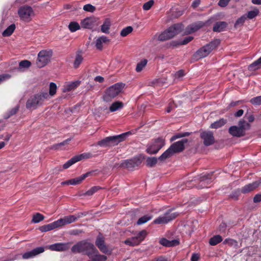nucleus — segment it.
Listing matches in <instances>:
<instances>
[{
    "mask_svg": "<svg viewBox=\"0 0 261 261\" xmlns=\"http://www.w3.org/2000/svg\"><path fill=\"white\" fill-rule=\"evenodd\" d=\"M48 99L49 95L46 92L36 94L28 99L26 102V108L30 110H35L42 106L45 100Z\"/></svg>",
    "mask_w": 261,
    "mask_h": 261,
    "instance_id": "1",
    "label": "nucleus"
},
{
    "mask_svg": "<svg viewBox=\"0 0 261 261\" xmlns=\"http://www.w3.org/2000/svg\"><path fill=\"white\" fill-rule=\"evenodd\" d=\"M129 134H130V133L128 132L119 135L108 137L98 141L97 145L101 147L115 146L124 141Z\"/></svg>",
    "mask_w": 261,
    "mask_h": 261,
    "instance_id": "2",
    "label": "nucleus"
},
{
    "mask_svg": "<svg viewBox=\"0 0 261 261\" xmlns=\"http://www.w3.org/2000/svg\"><path fill=\"white\" fill-rule=\"evenodd\" d=\"M125 85L123 83H116L106 90L102 97L104 101H111L116 97L122 90Z\"/></svg>",
    "mask_w": 261,
    "mask_h": 261,
    "instance_id": "3",
    "label": "nucleus"
},
{
    "mask_svg": "<svg viewBox=\"0 0 261 261\" xmlns=\"http://www.w3.org/2000/svg\"><path fill=\"white\" fill-rule=\"evenodd\" d=\"M94 247V245L87 240L80 241L74 245L71 248L73 253H83L87 255Z\"/></svg>",
    "mask_w": 261,
    "mask_h": 261,
    "instance_id": "4",
    "label": "nucleus"
},
{
    "mask_svg": "<svg viewBox=\"0 0 261 261\" xmlns=\"http://www.w3.org/2000/svg\"><path fill=\"white\" fill-rule=\"evenodd\" d=\"M220 43V39H216L206 44L196 53L195 56L199 59L204 58L208 56L210 53Z\"/></svg>",
    "mask_w": 261,
    "mask_h": 261,
    "instance_id": "5",
    "label": "nucleus"
},
{
    "mask_svg": "<svg viewBox=\"0 0 261 261\" xmlns=\"http://www.w3.org/2000/svg\"><path fill=\"white\" fill-rule=\"evenodd\" d=\"M188 142L187 139H184L172 144L167 150L164 151V159L170 157L175 153L182 152L185 148V144Z\"/></svg>",
    "mask_w": 261,
    "mask_h": 261,
    "instance_id": "6",
    "label": "nucleus"
},
{
    "mask_svg": "<svg viewBox=\"0 0 261 261\" xmlns=\"http://www.w3.org/2000/svg\"><path fill=\"white\" fill-rule=\"evenodd\" d=\"M53 55L51 50H42L40 51L37 57L36 65L38 67L42 68L46 66L50 61Z\"/></svg>",
    "mask_w": 261,
    "mask_h": 261,
    "instance_id": "7",
    "label": "nucleus"
},
{
    "mask_svg": "<svg viewBox=\"0 0 261 261\" xmlns=\"http://www.w3.org/2000/svg\"><path fill=\"white\" fill-rule=\"evenodd\" d=\"M18 14L20 19L25 22L30 21L32 17L34 16V12L32 8L26 5L19 8Z\"/></svg>",
    "mask_w": 261,
    "mask_h": 261,
    "instance_id": "8",
    "label": "nucleus"
},
{
    "mask_svg": "<svg viewBox=\"0 0 261 261\" xmlns=\"http://www.w3.org/2000/svg\"><path fill=\"white\" fill-rule=\"evenodd\" d=\"M147 234V231L145 230H143L140 231L136 236L128 238L125 240L124 241V243L130 246L138 245L144 240Z\"/></svg>",
    "mask_w": 261,
    "mask_h": 261,
    "instance_id": "9",
    "label": "nucleus"
},
{
    "mask_svg": "<svg viewBox=\"0 0 261 261\" xmlns=\"http://www.w3.org/2000/svg\"><path fill=\"white\" fill-rule=\"evenodd\" d=\"M183 29L182 23L174 24L167 30L164 31V40L170 39L180 33Z\"/></svg>",
    "mask_w": 261,
    "mask_h": 261,
    "instance_id": "10",
    "label": "nucleus"
},
{
    "mask_svg": "<svg viewBox=\"0 0 261 261\" xmlns=\"http://www.w3.org/2000/svg\"><path fill=\"white\" fill-rule=\"evenodd\" d=\"M143 158L141 156H136L130 160L123 161L120 165V167L132 170L134 167L138 166L142 162Z\"/></svg>",
    "mask_w": 261,
    "mask_h": 261,
    "instance_id": "11",
    "label": "nucleus"
},
{
    "mask_svg": "<svg viewBox=\"0 0 261 261\" xmlns=\"http://www.w3.org/2000/svg\"><path fill=\"white\" fill-rule=\"evenodd\" d=\"M87 256L89 258L88 261H106L107 259L106 256L99 254L95 246L90 252H88Z\"/></svg>",
    "mask_w": 261,
    "mask_h": 261,
    "instance_id": "12",
    "label": "nucleus"
},
{
    "mask_svg": "<svg viewBox=\"0 0 261 261\" xmlns=\"http://www.w3.org/2000/svg\"><path fill=\"white\" fill-rule=\"evenodd\" d=\"M200 138L205 146H210L214 143L215 138L213 133L210 131H203L200 133Z\"/></svg>",
    "mask_w": 261,
    "mask_h": 261,
    "instance_id": "13",
    "label": "nucleus"
},
{
    "mask_svg": "<svg viewBox=\"0 0 261 261\" xmlns=\"http://www.w3.org/2000/svg\"><path fill=\"white\" fill-rule=\"evenodd\" d=\"M95 245L101 252L106 254H111L112 250L106 245L104 238L99 236L95 241Z\"/></svg>",
    "mask_w": 261,
    "mask_h": 261,
    "instance_id": "14",
    "label": "nucleus"
},
{
    "mask_svg": "<svg viewBox=\"0 0 261 261\" xmlns=\"http://www.w3.org/2000/svg\"><path fill=\"white\" fill-rule=\"evenodd\" d=\"M163 145V143L162 140L160 139H158L148 145L146 151L149 154L156 153L162 147Z\"/></svg>",
    "mask_w": 261,
    "mask_h": 261,
    "instance_id": "15",
    "label": "nucleus"
},
{
    "mask_svg": "<svg viewBox=\"0 0 261 261\" xmlns=\"http://www.w3.org/2000/svg\"><path fill=\"white\" fill-rule=\"evenodd\" d=\"M71 243H58L50 245L48 248L52 251H66L70 247Z\"/></svg>",
    "mask_w": 261,
    "mask_h": 261,
    "instance_id": "16",
    "label": "nucleus"
},
{
    "mask_svg": "<svg viewBox=\"0 0 261 261\" xmlns=\"http://www.w3.org/2000/svg\"><path fill=\"white\" fill-rule=\"evenodd\" d=\"M81 26L84 29H92L98 25L97 19L94 17H87L81 21Z\"/></svg>",
    "mask_w": 261,
    "mask_h": 261,
    "instance_id": "17",
    "label": "nucleus"
},
{
    "mask_svg": "<svg viewBox=\"0 0 261 261\" xmlns=\"http://www.w3.org/2000/svg\"><path fill=\"white\" fill-rule=\"evenodd\" d=\"M215 178L214 176L213 172L204 174L199 177L200 182L201 183L202 188L207 187V186Z\"/></svg>",
    "mask_w": 261,
    "mask_h": 261,
    "instance_id": "18",
    "label": "nucleus"
},
{
    "mask_svg": "<svg viewBox=\"0 0 261 261\" xmlns=\"http://www.w3.org/2000/svg\"><path fill=\"white\" fill-rule=\"evenodd\" d=\"M261 185V178L258 180L253 182L252 183L249 184L243 187L241 190L242 193L245 194L250 192L257 188Z\"/></svg>",
    "mask_w": 261,
    "mask_h": 261,
    "instance_id": "19",
    "label": "nucleus"
},
{
    "mask_svg": "<svg viewBox=\"0 0 261 261\" xmlns=\"http://www.w3.org/2000/svg\"><path fill=\"white\" fill-rule=\"evenodd\" d=\"M44 251L43 247H37L32 250L25 252L22 255L23 259H29L35 257V256L43 253Z\"/></svg>",
    "mask_w": 261,
    "mask_h": 261,
    "instance_id": "20",
    "label": "nucleus"
},
{
    "mask_svg": "<svg viewBox=\"0 0 261 261\" xmlns=\"http://www.w3.org/2000/svg\"><path fill=\"white\" fill-rule=\"evenodd\" d=\"M206 22L199 21L189 25L187 28V31L189 33H192L197 31L200 29L205 26Z\"/></svg>",
    "mask_w": 261,
    "mask_h": 261,
    "instance_id": "21",
    "label": "nucleus"
},
{
    "mask_svg": "<svg viewBox=\"0 0 261 261\" xmlns=\"http://www.w3.org/2000/svg\"><path fill=\"white\" fill-rule=\"evenodd\" d=\"M178 215V213L173 212V209H169L164 213V224L174 219Z\"/></svg>",
    "mask_w": 261,
    "mask_h": 261,
    "instance_id": "22",
    "label": "nucleus"
},
{
    "mask_svg": "<svg viewBox=\"0 0 261 261\" xmlns=\"http://www.w3.org/2000/svg\"><path fill=\"white\" fill-rule=\"evenodd\" d=\"M229 133L233 136L240 137L245 135V131L237 126H231L229 128Z\"/></svg>",
    "mask_w": 261,
    "mask_h": 261,
    "instance_id": "23",
    "label": "nucleus"
},
{
    "mask_svg": "<svg viewBox=\"0 0 261 261\" xmlns=\"http://www.w3.org/2000/svg\"><path fill=\"white\" fill-rule=\"evenodd\" d=\"M80 83L81 81H79L69 83L64 86L63 92H66L74 90L80 85Z\"/></svg>",
    "mask_w": 261,
    "mask_h": 261,
    "instance_id": "24",
    "label": "nucleus"
},
{
    "mask_svg": "<svg viewBox=\"0 0 261 261\" xmlns=\"http://www.w3.org/2000/svg\"><path fill=\"white\" fill-rule=\"evenodd\" d=\"M57 228H58V226L57 223V221H56L53 223L42 225L40 226L39 229L41 232H46Z\"/></svg>",
    "mask_w": 261,
    "mask_h": 261,
    "instance_id": "25",
    "label": "nucleus"
},
{
    "mask_svg": "<svg viewBox=\"0 0 261 261\" xmlns=\"http://www.w3.org/2000/svg\"><path fill=\"white\" fill-rule=\"evenodd\" d=\"M227 24L225 21L217 22L213 27V30L215 32H220L224 30Z\"/></svg>",
    "mask_w": 261,
    "mask_h": 261,
    "instance_id": "26",
    "label": "nucleus"
},
{
    "mask_svg": "<svg viewBox=\"0 0 261 261\" xmlns=\"http://www.w3.org/2000/svg\"><path fill=\"white\" fill-rule=\"evenodd\" d=\"M163 35L161 34L157 38L154 39L155 44L154 50L159 51L163 47Z\"/></svg>",
    "mask_w": 261,
    "mask_h": 261,
    "instance_id": "27",
    "label": "nucleus"
},
{
    "mask_svg": "<svg viewBox=\"0 0 261 261\" xmlns=\"http://www.w3.org/2000/svg\"><path fill=\"white\" fill-rule=\"evenodd\" d=\"M109 41V40L107 37L105 36H102L96 39L95 41V46L97 49L99 50H102V43H107Z\"/></svg>",
    "mask_w": 261,
    "mask_h": 261,
    "instance_id": "28",
    "label": "nucleus"
},
{
    "mask_svg": "<svg viewBox=\"0 0 261 261\" xmlns=\"http://www.w3.org/2000/svg\"><path fill=\"white\" fill-rule=\"evenodd\" d=\"M261 68V57L257 60L249 65L248 69L250 71H254Z\"/></svg>",
    "mask_w": 261,
    "mask_h": 261,
    "instance_id": "29",
    "label": "nucleus"
},
{
    "mask_svg": "<svg viewBox=\"0 0 261 261\" xmlns=\"http://www.w3.org/2000/svg\"><path fill=\"white\" fill-rule=\"evenodd\" d=\"M90 174V173L88 172V173H86L82 175L81 176L70 179L69 180L70 185H76L79 184L80 183H81V182L82 180H83L87 177H88Z\"/></svg>",
    "mask_w": 261,
    "mask_h": 261,
    "instance_id": "30",
    "label": "nucleus"
},
{
    "mask_svg": "<svg viewBox=\"0 0 261 261\" xmlns=\"http://www.w3.org/2000/svg\"><path fill=\"white\" fill-rule=\"evenodd\" d=\"M193 39L192 36H188L184 38L182 40L177 41H172L171 44L174 46H177L179 45H186Z\"/></svg>",
    "mask_w": 261,
    "mask_h": 261,
    "instance_id": "31",
    "label": "nucleus"
},
{
    "mask_svg": "<svg viewBox=\"0 0 261 261\" xmlns=\"http://www.w3.org/2000/svg\"><path fill=\"white\" fill-rule=\"evenodd\" d=\"M111 25V22L108 18L106 19L101 26V31L105 34L109 33V30Z\"/></svg>",
    "mask_w": 261,
    "mask_h": 261,
    "instance_id": "32",
    "label": "nucleus"
},
{
    "mask_svg": "<svg viewBox=\"0 0 261 261\" xmlns=\"http://www.w3.org/2000/svg\"><path fill=\"white\" fill-rule=\"evenodd\" d=\"M123 107V103L121 101H117L113 102L110 107V111L111 112L116 111Z\"/></svg>",
    "mask_w": 261,
    "mask_h": 261,
    "instance_id": "33",
    "label": "nucleus"
},
{
    "mask_svg": "<svg viewBox=\"0 0 261 261\" xmlns=\"http://www.w3.org/2000/svg\"><path fill=\"white\" fill-rule=\"evenodd\" d=\"M179 244V241L177 239H174L171 241L168 240L164 238V245L166 247H174L176 246Z\"/></svg>",
    "mask_w": 261,
    "mask_h": 261,
    "instance_id": "34",
    "label": "nucleus"
},
{
    "mask_svg": "<svg viewBox=\"0 0 261 261\" xmlns=\"http://www.w3.org/2000/svg\"><path fill=\"white\" fill-rule=\"evenodd\" d=\"M223 240L222 237L220 235H216L212 237L209 240V243L212 246H215L221 242Z\"/></svg>",
    "mask_w": 261,
    "mask_h": 261,
    "instance_id": "35",
    "label": "nucleus"
},
{
    "mask_svg": "<svg viewBox=\"0 0 261 261\" xmlns=\"http://www.w3.org/2000/svg\"><path fill=\"white\" fill-rule=\"evenodd\" d=\"M259 10L255 8L252 11H249L247 14H246V17L249 19H252L256 17L259 14Z\"/></svg>",
    "mask_w": 261,
    "mask_h": 261,
    "instance_id": "36",
    "label": "nucleus"
},
{
    "mask_svg": "<svg viewBox=\"0 0 261 261\" xmlns=\"http://www.w3.org/2000/svg\"><path fill=\"white\" fill-rule=\"evenodd\" d=\"M15 29L14 24H11L2 33L3 36H9L12 35Z\"/></svg>",
    "mask_w": 261,
    "mask_h": 261,
    "instance_id": "37",
    "label": "nucleus"
},
{
    "mask_svg": "<svg viewBox=\"0 0 261 261\" xmlns=\"http://www.w3.org/2000/svg\"><path fill=\"white\" fill-rule=\"evenodd\" d=\"M148 61L147 59H143L139 62L136 66V71L137 72H141L143 69L146 66Z\"/></svg>",
    "mask_w": 261,
    "mask_h": 261,
    "instance_id": "38",
    "label": "nucleus"
},
{
    "mask_svg": "<svg viewBox=\"0 0 261 261\" xmlns=\"http://www.w3.org/2000/svg\"><path fill=\"white\" fill-rule=\"evenodd\" d=\"M192 133L189 132H184V133H178L173 136L171 139V141H173L177 139L181 138L182 137H185L190 136Z\"/></svg>",
    "mask_w": 261,
    "mask_h": 261,
    "instance_id": "39",
    "label": "nucleus"
},
{
    "mask_svg": "<svg viewBox=\"0 0 261 261\" xmlns=\"http://www.w3.org/2000/svg\"><path fill=\"white\" fill-rule=\"evenodd\" d=\"M192 133L189 132H184V133H178L173 136L171 139V141H173L177 139L181 138L182 137H185L190 136Z\"/></svg>",
    "mask_w": 261,
    "mask_h": 261,
    "instance_id": "40",
    "label": "nucleus"
},
{
    "mask_svg": "<svg viewBox=\"0 0 261 261\" xmlns=\"http://www.w3.org/2000/svg\"><path fill=\"white\" fill-rule=\"evenodd\" d=\"M226 123V120L224 119H220L218 121H216L213 123L211 127L213 128H218Z\"/></svg>",
    "mask_w": 261,
    "mask_h": 261,
    "instance_id": "41",
    "label": "nucleus"
},
{
    "mask_svg": "<svg viewBox=\"0 0 261 261\" xmlns=\"http://www.w3.org/2000/svg\"><path fill=\"white\" fill-rule=\"evenodd\" d=\"M157 161L158 159L155 157H148L146 159V166L152 167L156 164Z\"/></svg>",
    "mask_w": 261,
    "mask_h": 261,
    "instance_id": "42",
    "label": "nucleus"
},
{
    "mask_svg": "<svg viewBox=\"0 0 261 261\" xmlns=\"http://www.w3.org/2000/svg\"><path fill=\"white\" fill-rule=\"evenodd\" d=\"M44 219V217L43 215L40 213H36L33 216L32 222L34 223H37L43 220Z\"/></svg>",
    "mask_w": 261,
    "mask_h": 261,
    "instance_id": "43",
    "label": "nucleus"
},
{
    "mask_svg": "<svg viewBox=\"0 0 261 261\" xmlns=\"http://www.w3.org/2000/svg\"><path fill=\"white\" fill-rule=\"evenodd\" d=\"M77 162H78V159L74 156L63 165V168L67 169Z\"/></svg>",
    "mask_w": 261,
    "mask_h": 261,
    "instance_id": "44",
    "label": "nucleus"
},
{
    "mask_svg": "<svg viewBox=\"0 0 261 261\" xmlns=\"http://www.w3.org/2000/svg\"><path fill=\"white\" fill-rule=\"evenodd\" d=\"M247 17H246V15H244L239 18L234 23V27L237 28L239 26L243 25L245 20H246Z\"/></svg>",
    "mask_w": 261,
    "mask_h": 261,
    "instance_id": "45",
    "label": "nucleus"
},
{
    "mask_svg": "<svg viewBox=\"0 0 261 261\" xmlns=\"http://www.w3.org/2000/svg\"><path fill=\"white\" fill-rule=\"evenodd\" d=\"M69 29L70 30L71 32H74L78 30L80 28V26L79 24L75 21L71 22L69 24Z\"/></svg>",
    "mask_w": 261,
    "mask_h": 261,
    "instance_id": "46",
    "label": "nucleus"
},
{
    "mask_svg": "<svg viewBox=\"0 0 261 261\" xmlns=\"http://www.w3.org/2000/svg\"><path fill=\"white\" fill-rule=\"evenodd\" d=\"M57 86L54 83H50L49 85V99L56 93Z\"/></svg>",
    "mask_w": 261,
    "mask_h": 261,
    "instance_id": "47",
    "label": "nucleus"
},
{
    "mask_svg": "<svg viewBox=\"0 0 261 261\" xmlns=\"http://www.w3.org/2000/svg\"><path fill=\"white\" fill-rule=\"evenodd\" d=\"M100 189L101 188L98 186L93 187L84 194H83V195L91 196Z\"/></svg>",
    "mask_w": 261,
    "mask_h": 261,
    "instance_id": "48",
    "label": "nucleus"
},
{
    "mask_svg": "<svg viewBox=\"0 0 261 261\" xmlns=\"http://www.w3.org/2000/svg\"><path fill=\"white\" fill-rule=\"evenodd\" d=\"M133 30L132 27L128 26L122 30L120 32V35L122 37H125L129 33H130Z\"/></svg>",
    "mask_w": 261,
    "mask_h": 261,
    "instance_id": "49",
    "label": "nucleus"
},
{
    "mask_svg": "<svg viewBox=\"0 0 261 261\" xmlns=\"http://www.w3.org/2000/svg\"><path fill=\"white\" fill-rule=\"evenodd\" d=\"M56 221L58 224V228L69 224L68 222V220L66 218V216L62 218L58 219Z\"/></svg>",
    "mask_w": 261,
    "mask_h": 261,
    "instance_id": "50",
    "label": "nucleus"
},
{
    "mask_svg": "<svg viewBox=\"0 0 261 261\" xmlns=\"http://www.w3.org/2000/svg\"><path fill=\"white\" fill-rule=\"evenodd\" d=\"M162 82L161 79H155L151 81H149L148 85L149 86L158 87L162 85Z\"/></svg>",
    "mask_w": 261,
    "mask_h": 261,
    "instance_id": "51",
    "label": "nucleus"
},
{
    "mask_svg": "<svg viewBox=\"0 0 261 261\" xmlns=\"http://www.w3.org/2000/svg\"><path fill=\"white\" fill-rule=\"evenodd\" d=\"M151 219V217L149 216H144L140 218H139L137 222V224L138 225H141L145 223L147 221H148L149 220Z\"/></svg>",
    "mask_w": 261,
    "mask_h": 261,
    "instance_id": "52",
    "label": "nucleus"
},
{
    "mask_svg": "<svg viewBox=\"0 0 261 261\" xmlns=\"http://www.w3.org/2000/svg\"><path fill=\"white\" fill-rule=\"evenodd\" d=\"M83 57L80 55H77L76 56V58L75 61L73 63V66L75 68H77L79 67V65L83 61Z\"/></svg>",
    "mask_w": 261,
    "mask_h": 261,
    "instance_id": "53",
    "label": "nucleus"
},
{
    "mask_svg": "<svg viewBox=\"0 0 261 261\" xmlns=\"http://www.w3.org/2000/svg\"><path fill=\"white\" fill-rule=\"evenodd\" d=\"M19 109V106L17 105L14 108L11 109L8 112V113L7 114V116L6 118H8L10 117L11 116L15 114L18 111Z\"/></svg>",
    "mask_w": 261,
    "mask_h": 261,
    "instance_id": "54",
    "label": "nucleus"
},
{
    "mask_svg": "<svg viewBox=\"0 0 261 261\" xmlns=\"http://www.w3.org/2000/svg\"><path fill=\"white\" fill-rule=\"evenodd\" d=\"M250 102L254 105H261V95L256 96L251 98Z\"/></svg>",
    "mask_w": 261,
    "mask_h": 261,
    "instance_id": "55",
    "label": "nucleus"
},
{
    "mask_svg": "<svg viewBox=\"0 0 261 261\" xmlns=\"http://www.w3.org/2000/svg\"><path fill=\"white\" fill-rule=\"evenodd\" d=\"M154 4V1L153 0H150L148 2L145 3L144 4L143 6V9L145 11H147L149 10L151 7L153 6Z\"/></svg>",
    "mask_w": 261,
    "mask_h": 261,
    "instance_id": "56",
    "label": "nucleus"
},
{
    "mask_svg": "<svg viewBox=\"0 0 261 261\" xmlns=\"http://www.w3.org/2000/svg\"><path fill=\"white\" fill-rule=\"evenodd\" d=\"M31 62L28 60L21 61L19 64L20 68H29L31 66Z\"/></svg>",
    "mask_w": 261,
    "mask_h": 261,
    "instance_id": "57",
    "label": "nucleus"
},
{
    "mask_svg": "<svg viewBox=\"0 0 261 261\" xmlns=\"http://www.w3.org/2000/svg\"><path fill=\"white\" fill-rule=\"evenodd\" d=\"M92 154L90 153H84L81 154L76 155V158H77L78 161H81L83 159H89L92 157Z\"/></svg>",
    "mask_w": 261,
    "mask_h": 261,
    "instance_id": "58",
    "label": "nucleus"
},
{
    "mask_svg": "<svg viewBox=\"0 0 261 261\" xmlns=\"http://www.w3.org/2000/svg\"><path fill=\"white\" fill-rule=\"evenodd\" d=\"M83 9L87 12H93L95 10L96 8L91 4H87L84 6Z\"/></svg>",
    "mask_w": 261,
    "mask_h": 261,
    "instance_id": "59",
    "label": "nucleus"
},
{
    "mask_svg": "<svg viewBox=\"0 0 261 261\" xmlns=\"http://www.w3.org/2000/svg\"><path fill=\"white\" fill-rule=\"evenodd\" d=\"M246 126L248 128L250 127V124L248 123H246L243 120H240L239 122V127L241 128L243 130H245Z\"/></svg>",
    "mask_w": 261,
    "mask_h": 261,
    "instance_id": "60",
    "label": "nucleus"
},
{
    "mask_svg": "<svg viewBox=\"0 0 261 261\" xmlns=\"http://www.w3.org/2000/svg\"><path fill=\"white\" fill-rule=\"evenodd\" d=\"M231 0H219L218 5L221 7H225Z\"/></svg>",
    "mask_w": 261,
    "mask_h": 261,
    "instance_id": "61",
    "label": "nucleus"
},
{
    "mask_svg": "<svg viewBox=\"0 0 261 261\" xmlns=\"http://www.w3.org/2000/svg\"><path fill=\"white\" fill-rule=\"evenodd\" d=\"M66 217L67 219L68 222L69 224L76 221V217L74 216V215L67 216Z\"/></svg>",
    "mask_w": 261,
    "mask_h": 261,
    "instance_id": "62",
    "label": "nucleus"
},
{
    "mask_svg": "<svg viewBox=\"0 0 261 261\" xmlns=\"http://www.w3.org/2000/svg\"><path fill=\"white\" fill-rule=\"evenodd\" d=\"M10 76V75L8 74H4L0 75V84L3 82L6 81V80L9 79Z\"/></svg>",
    "mask_w": 261,
    "mask_h": 261,
    "instance_id": "63",
    "label": "nucleus"
},
{
    "mask_svg": "<svg viewBox=\"0 0 261 261\" xmlns=\"http://www.w3.org/2000/svg\"><path fill=\"white\" fill-rule=\"evenodd\" d=\"M200 258V255L198 253H193L191 258V261H198Z\"/></svg>",
    "mask_w": 261,
    "mask_h": 261,
    "instance_id": "64",
    "label": "nucleus"
}]
</instances>
